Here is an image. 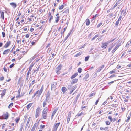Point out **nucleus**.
I'll list each match as a JSON object with an SVG mask.
<instances>
[{
	"mask_svg": "<svg viewBox=\"0 0 131 131\" xmlns=\"http://www.w3.org/2000/svg\"><path fill=\"white\" fill-rule=\"evenodd\" d=\"M9 116V114L8 112H5L1 116V117H0V119H7L8 118Z\"/></svg>",
	"mask_w": 131,
	"mask_h": 131,
	"instance_id": "obj_1",
	"label": "nucleus"
},
{
	"mask_svg": "<svg viewBox=\"0 0 131 131\" xmlns=\"http://www.w3.org/2000/svg\"><path fill=\"white\" fill-rule=\"evenodd\" d=\"M50 94L49 91L47 92L46 94V99H45L46 101H47V102L49 103L50 100Z\"/></svg>",
	"mask_w": 131,
	"mask_h": 131,
	"instance_id": "obj_2",
	"label": "nucleus"
},
{
	"mask_svg": "<svg viewBox=\"0 0 131 131\" xmlns=\"http://www.w3.org/2000/svg\"><path fill=\"white\" fill-rule=\"evenodd\" d=\"M43 86H42L41 87L40 90H38L35 93L36 94V95L38 94V96H39L42 93V92L43 90Z\"/></svg>",
	"mask_w": 131,
	"mask_h": 131,
	"instance_id": "obj_3",
	"label": "nucleus"
},
{
	"mask_svg": "<svg viewBox=\"0 0 131 131\" xmlns=\"http://www.w3.org/2000/svg\"><path fill=\"white\" fill-rule=\"evenodd\" d=\"M40 109L39 108H38L37 109H36V111L35 114V117L36 118L39 116V114L40 113Z\"/></svg>",
	"mask_w": 131,
	"mask_h": 131,
	"instance_id": "obj_4",
	"label": "nucleus"
},
{
	"mask_svg": "<svg viewBox=\"0 0 131 131\" xmlns=\"http://www.w3.org/2000/svg\"><path fill=\"white\" fill-rule=\"evenodd\" d=\"M71 112L70 111L69 112V114H68L67 117V124H68L69 122L70 118L71 117Z\"/></svg>",
	"mask_w": 131,
	"mask_h": 131,
	"instance_id": "obj_5",
	"label": "nucleus"
},
{
	"mask_svg": "<svg viewBox=\"0 0 131 131\" xmlns=\"http://www.w3.org/2000/svg\"><path fill=\"white\" fill-rule=\"evenodd\" d=\"M57 85V84L56 82H54L51 85V89L52 90V89H55L56 88V85Z\"/></svg>",
	"mask_w": 131,
	"mask_h": 131,
	"instance_id": "obj_6",
	"label": "nucleus"
},
{
	"mask_svg": "<svg viewBox=\"0 0 131 131\" xmlns=\"http://www.w3.org/2000/svg\"><path fill=\"white\" fill-rule=\"evenodd\" d=\"M11 42L10 41H8L4 46V47L5 48L8 47L10 45Z\"/></svg>",
	"mask_w": 131,
	"mask_h": 131,
	"instance_id": "obj_7",
	"label": "nucleus"
},
{
	"mask_svg": "<svg viewBox=\"0 0 131 131\" xmlns=\"http://www.w3.org/2000/svg\"><path fill=\"white\" fill-rule=\"evenodd\" d=\"M104 65H103L102 66L100 67L99 68L97 69L96 70V71H97L96 72H100L101 70L103 68H104Z\"/></svg>",
	"mask_w": 131,
	"mask_h": 131,
	"instance_id": "obj_8",
	"label": "nucleus"
},
{
	"mask_svg": "<svg viewBox=\"0 0 131 131\" xmlns=\"http://www.w3.org/2000/svg\"><path fill=\"white\" fill-rule=\"evenodd\" d=\"M86 113L85 112H82L80 113H78L76 116L79 117L81 115H84Z\"/></svg>",
	"mask_w": 131,
	"mask_h": 131,
	"instance_id": "obj_9",
	"label": "nucleus"
},
{
	"mask_svg": "<svg viewBox=\"0 0 131 131\" xmlns=\"http://www.w3.org/2000/svg\"><path fill=\"white\" fill-rule=\"evenodd\" d=\"M10 51V49H8L4 50L3 53V54H7Z\"/></svg>",
	"mask_w": 131,
	"mask_h": 131,
	"instance_id": "obj_10",
	"label": "nucleus"
},
{
	"mask_svg": "<svg viewBox=\"0 0 131 131\" xmlns=\"http://www.w3.org/2000/svg\"><path fill=\"white\" fill-rule=\"evenodd\" d=\"M60 124V122H59V123H55L53 127L54 128L57 129L58 128V127L59 126Z\"/></svg>",
	"mask_w": 131,
	"mask_h": 131,
	"instance_id": "obj_11",
	"label": "nucleus"
},
{
	"mask_svg": "<svg viewBox=\"0 0 131 131\" xmlns=\"http://www.w3.org/2000/svg\"><path fill=\"white\" fill-rule=\"evenodd\" d=\"M10 4L14 8H15L17 6L16 4L15 3L13 2L10 3Z\"/></svg>",
	"mask_w": 131,
	"mask_h": 131,
	"instance_id": "obj_12",
	"label": "nucleus"
},
{
	"mask_svg": "<svg viewBox=\"0 0 131 131\" xmlns=\"http://www.w3.org/2000/svg\"><path fill=\"white\" fill-rule=\"evenodd\" d=\"M39 68L40 67L39 66L36 70H34L33 73V74H35V75L36 74H37V73L38 71Z\"/></svg>",
	"mask_w": 131,
	"mask_h": 131,
	"instance_id": "obj_13",
	"label": "nucleus"
},
{
	"mask_svg": "<svg viewBox=\"0 0 131 131\" xmlns=\"http://www.w3.org/2000/svg\"><path fill=\"white\" fill-rule=\"evenodd\" d=\"M0 13H1V18H2L3 19H4V12L3 11H2V12L0 11Z\"/></svg>",
	"mask_w": 131,
	"mask_h": 131,
	"instance_id": "obj_14",
	"label": "nucleus"
},
{
	"mask_svg": "<svg viewBox=\"0 0 131 131\" xmlns=\"http://www.w3.org/2000/svg\"><path fill=\"white\" fill-rule=\"evenodd\" d=\"M85 22H86V25L87 26H89L90 23L89 20L88 19H86Z\"/></svg>",
	"mask_w": 131,
	"mask_h": 131,
	"instance_id": "obj_15",
	"label": "nucleus"
},
{
	"mask_svg": "<svg viewBox=\"0 0 131 131\" xmlns=\"http://www.w3.org/2000/svg\"><path fill=\"white\" fill-rule=\"evenodd\" d=\"M78 81V79H73L72 80V81L71 82V84H74L76 83Z\"/></svg>",
	"mask_w": 131,
	"mask_h": 131,
	"instance_id": "obj_16",
	"label": "nucleus"
},
{
	"mask_svg": "<svg viewBox=\"0 0 131 131\" xmlns=\"http://www.w3.org/2000/svg\"><path fill=\"white\" fill-rule=\"evenodd\" d=\"M6 91V89H4L2 91V93L1 94V95H2L1 97H2L3 96H4L5 95Z\"/></svg>",
	"mask_w": 131,
	"mask_h": 131,
	"instance_id": "obj_17",
	"label": "nucleus"
},
{
	"mask_svg": "<svg viewBox=\"0 0 131 131\" xmlns=\"http://www.w3.org/2000/svg\"><path fill=\"white\" fill-rule=\"evenodd\" d=\"M43 118L44 119H46L47 117V114L45 113H42Z\"/></svg>",
	"mask_w": 131,
	"mask_h": 131,
	"instance_id": "obj_18",
	"label": "nucleus"
},
{
	"mask_svg": "<svg viewBox=\"0 0 131 131\" xmlns=\"http://www.w3.org/2000/svg\"><path fill=\"white\" fill-rule=\"evenodd\" d=\"M62 66L60 64L56 68V70H58L59 71L61 69V67H62Z\"/></svg>",
	"mask_w": 131,
	"mask_h": 131,
	"instance_id": "obj_19",
	"label": "nucleus"
},
{
	"mask_svg": "<svg viewBox=\"0 0 131 131\" xmlns=\"http://www.w3.org/2000/svg\"><path fill=\"white\" fill-rule=\"evenodd\" d=\"M106 47L107 44L106 43H102V48H106Z\"/></svg>",
	"mask_w": 131,
	"mask_h": 131,
	"instance_id": "obj_20",
	"label": "nucleus"
},
{
	"mask_svg": "<svg viewBox=\"0 0 131 131\" xmlns=\"http://www.w3.org/2000/svg\"><path fill=\"white\" fill-rule=\"evenodd\" d=\"M32 105V103H30L28 105L26 106V108H27V110H29Z\"/></svg>",
	"mask_w": 131,
	"mask_h": 131,
	"instance_id": "obj_21",
	"label": "nucleus"
},
{
	"mask_svg": "<svg viewBox=\"0 0 131 131\" xmlns=\"http://www.w3.org/2000/svg\"><path fill=\"white\" fill-rule=\"evenodd\" d=\"M78 75V73H76L74 74L71 77V79L74 78L75 77L77 76Z\"/></svg>",
	"mask_w": 131,
	"mask_h": 131,
	"instance_id": "obj_22",
	"label": "nucleus"
},
{
	"mask_svg": "<svg viewBox=\"0 0 131 131\" xmlns=\"http://www.w3.org/2000/svg\"><path fill=\"white\" fill-rule=\"evenodd\" d=\"M61 90L63 92L65 93L67 90V89L65 87H63L62 88Z\"/></svg>",
	"mask_w": 131,
	"mask_h": 131,
	"instance_id": "obj_23",
	"label": "nucleus"
},
{
	"mask_svg": "<svg viewBox=\"0 0 131 131\" xmlns=\"http://www.w3.org/2000/svg\"><path fill=\"white\" fill-rule=\"evenodd\" d=\"M31 119V118L30 117H29V118H28V120L27 121V124L26 125V127H27L28 125V124L29 123V122L30 121Z\"/></svg>",
	"mask_w": 131,
	"mask_h": 131,
	"instance_id": "obj_24",
	"label": "nucleus"
},
{
	"mask_svg": "<svg viewBox=\"0 0 131 131\" xmlns=\"http://www.w3.org/2000/svg\"><path fill=\"white\" fill-rule=\"evenodd\" d=\"M118 49L117 47H115V48L112 51V53H114V52Z\"/></svg>",
	"mask_w": 131,
	"mask_h": 131,
	"instance_id": "obj_25",
	"label": "nucleus"
},
{
	"mask_svg": "<svg viewBox=\"0 0 131 131\" xmlns=\"http://www.w3.org/2000/svg\"><path fill=\"white\" fill-rule=\"evenodd\" d=\"M70 34L69 33L68 34V35H67V36L65 38L64 40L63 41V42H64L67 39L68 37H69L70 35Z\"/></svg>",
	"mask_w": 131,
	"mask_h": 131,
	"instance_id": "obj_26",
	"label": "nucleus"
},
{
	"mask_svg": "<svg viewBox=\"0 0 131 131\" xmlns=\"http://www.w3.org/2000/svg\"><path fill=\"white\" fill-rule=\"evenodd\" d=\"M48 110V108L47 107H45L43 110L42 113H47V111Z\"/></svg>",
	"mask_w": 131,
	"mask_h": 131,
	"instance_id": "obj_27",
	"label": "nucleus"
},
{
	"mask_svg": "<svg viewBox=\"0 0 131 131\" xmlns=\"http://www.w3.org/2000/svg\"><path fill=\"white\" fill-rule=\"evenodd\" d=\"M89 76V74L88 73H87L85 75V77L84 78V79L86 80L88 78Z\"/></svg>",
	"mask_w": 131,
	"mask_h": 131,
	"instance_id": "obj_28",
	"label": "nucleus"
},
{
	"mask_svg": "<svg viewBox=\"0 0 131 131\" xmlns=\"http://www.w3.org/2000/svg\"><path fill=\"white\" fill-rule=\"evenodd\" d=\"M98 36H99V35H95L94 37L91 40L93 41L95 39V38H97Z\"/></svg>",
	"mask_w": 131,
	"mask_h": 131,
	"instance_id": "obj_29",
	"label": "nucleus"
},
{
	"mask_svg": "<svg viewBox=\"0 0 131 131\" xmlns=\"http://www.w3.org/2000/svg\"><path fill=\"white\" fill-rule=\"evenodd\" d=\"M59 17H57L56 18L55 22L56 23H57L59 20Z\"/></svg>",
	"mask_w": 131,
	"mask_h": 131,
	"instance_id": "obj_30",
	"label": "nucleus"
},
{
	"mask_svg": "<svg viewBox=\"0 0 131 131\" xmlns=\"http://www.w3.org/2000/svg\"><path fill=\"white\" fill-rule=\"evenodd\" d=\"M82 53V52H80L78 53H77L75 55V56L77 57L81 55Z\"/></svg>",
	"mask_w": 131,
	"mask_h": 131,
	"instance_id": "obj_31",
	"label": "nucleus"
},
{
	"mask_svg": "<svg viewBox=\"0 0 131 131\" xmlns=\"http://www.w3.org/2000/svg\"><path fill=\"white\" fill-rule=\"evenodd\" d=\"M24 127V124L23 123H22L20 125V130H22L23 127Z\"/></svg>",
	"mask_w": 131,
	"mask_h": 131,
	"instance_id": "obj_32",
	"label": "nucleus"
},
{
	"mask_svg": "<svg viewBox=\"0 0 131 131\" xmlns=\"http://www.w3.org/2000/svg\"><path fill=\"white\" fill-rule=\"evenodd\" d=\"M90 56H88L87 57H86L85 58V61H86L88 60L89 59V58Z\"/></svg>",
	"mask_w": 131,
	"mask_h": 131,
	"instance_id": "obj_33",
	"label": "nucleus"
},
{
	"mask_svg": "<svg viewBox=\"0 0 131 131\" xmlns=\"http://www.w3.org/2000/svg\"><path fill=\"white\" fill-rule=\"evenodd\" d=\"M47 101H46V100H45L44 101L43 103V107H45V106L47 104Z\"/></svg>",
	"mask_w": 131,
	"mask_h": 131,
	"instance_id": "obj_34",
	"label": "nucleus"
},
{
	"mask_svg": "<svg viewBox=\"0 0 131 131\" xmlns=\"http://www.w3.org/2000/svg\"><path fill=\"white\" fill-rule=\"evenodd\" d=\"M50 19L49 21V23H50L51 22V20L53 19V17L52 16H49Z\"/></svg>",
	"mask_w": 131,
	"mask_h": 131,
	"instance_id": "obj_35",
	"label": "nucleus"
},
{
	"mask_svg": "<svg viewBox=\"0 0 131 131\" xmlns=\"http://www.w3.org/2000/svg\"><path fill=\"white\" fill-rule=\"evenodd\" d=\"M36 124V123H35V124L33 126V127H32V128L31 129V131H34L35 128V124Z\"/></svg>",
	"mask_w": 131,
	"mask_h": 131,
	"instance_id": "obj_36",
	"label": "nucleus"
},
{
	"mask_svg": "<svg viewBox=\"0 0 131 131\" xmlns=\"http://www.w3.org/2000/svg\"><path fill=\"white\" fill-rule=\"evenodd\" d=\"M99 15L98 14H96L95 15V16H94L93 17H92V19L93 20H94L96 17H97Z\"/></svg>",
	"mask_w": 131,
	"mask_h": 131,
	"instance_id": "obj_37",
	"label": "nucleus"
},
{
	"mask_svg": "<svg viewBox=\"0 0 131 131\" xmlns=\"http://www.w3.org/2000/svg\"><path fill=\"white\" fill-rule=\"evenodd\" d=\"M82 69L81 68H79L78 70V72L79 73H80L82 72Z\"/></svg>",
	"mask_w": 131,
	"mask_h": 131,
	"instance_id": "obj_38",
	"label": "nucleus"
},
{
	"mask_svg": "<svg viewBox=\"0 0 131 131\" xmlns=\"http://www.w3.org/2000/svg\"><path fill=\"white\" fill-rule=\"evenodd\" d=\"M108 119L110 120L111 122H112L113 121V119L112 117L111 116H109L108 117Z\"/></svg>",
	"mask_w": 131,
	"mask_h": 131,
	"instance_id": "obj_39",
	"label": "nucleus"
},
{
	"mask_svg": "<svg viewBox=\"0 0 131 131\" xmlns=\"http://www.w3.org/2000/svg\"><path fill=\"white\" fill-rule=\"evenodd\" d=\"M57 111V110L56 109H54V110L53 112L52 113V116L54 115V114H55V113H56Z\"/></svg>",
	"mask_w": 131,
	"mask_h": 131,
	"instance_id": "obj_40",
	"label": "nucleus"
},
{
	"mask_svg": "<svg viewBox=\"0 0 131 131\" xmlns=\"http://www.w3.org/2000/svg\"><path fill=\"white\" fill-rule=\"evenodd\" d=\"M13 105V103H11L8 106V108H9L10 107H12Z\"/></svg>",
	"mask_w": 131,
	"mask_h": 131,
	"instance_id": "obj_41",
	"label": "nucleus"
},
{
	"mask_svg": "<svg viewBox=\"0 0 131 131\" xmlns=\"http://www.w3.org/2000/svg\"><path fill=\"white\" fill-rule=\"evenodd\" d=\"M119 23V21H118V20H117V21H116L115 24V26L116 27H117L118 26V24Z\"/></svg>",
	"mask_w": 131,
	"mask_h": 131,
	"instance_id": "obj_42",
	"label": "nucleus"
},
{
	"mask_svg": "<svg viewBox=\"0 0 131 131\" xmlns=\"http://www.w3.org/2000/svg\"><path fill=\"white\" fill-rule=\"evenodd\" d=\"M20 120L19 118H16L15 119V121L17 123H18L19 121Z\"/></svg>",
	"mask_w": 131,
	"mask_h": 131,
	"instance_id": "obj_43",
	"label": "nucleus"
},
{
	"mask_svg": "<svg viewBox=\"0 0 131 131\" xmlns=\"http://www.w3.org/2000/svg\"><path fill=\"white\" fill-rule=\"evenodd\" d=\"M69 9H66L65 10L64 12H63V13H69Z\"/></svg>",
	"mask_w": 131,
	"mask_h": 131,
	"instance_id": "obj_44",
	"label": "nucleus"
},
{
	"mask_svg": "<svg viewBox=\"0 0 131 131\" xmlns=\"http://www.w3.org/2000/svg\"><path fill=\"white\" fill-rule=\"evenodd\" d=\"M95 95V93L94 92L91 94L89 96V97L93 96L94 95Z\"/></svg>",
	"mask_w": 131,
	"mask_h": 131,
	"instance_id": "obj_45",
	"label": "nucleus"
},
{
	"mask_svg": "<svg viewBox=\"0 0 131 131\" xmlns=\"http://www.w3.org/2000/svg\"><path fill=\"white\" fill-rule=\"evenodd\" d=\"M102 23H100L98 24L97 26V28H98L100 27V26L102 24Z\"/></svg>",
	"mask_w": 131,
	"mask_h": 131,
	"instance_id": "obj_46",
	"label": "nucleus"
},
{
	"mask_svg": "<svg viewBox=\"0 0 131 131\" xmlns=\"http://www.w3.org/2000/svg\"><path fill=\"white\" fill-rule=\"evenodd\" d=\"M63 7H64L63 5H61L60 6H59V9L60 10L62 9L63 8Z\"/></svg>",
	"mask_w": 131,
	"mask_h": 131,
	"instance_id": "obj_47",
	"label": "nucleus"
},
{
	"mask_svg": "<svg viewBox=\"0 0 131 131\" xmlns=\"http://www.w3.org/2000/svg\"><path fill=\"white\" fill-rule=\"evenodd\" d=\"M116 71L115 70L111 71L110 72V74H111L113 73H115L116 72Z\"/></svg>",
	"mask_w": 131,
	"mask_h": 131,
	"instance_id": "obj_48",
	"label": "nucleus"
},
{
	"mask_svg": "<svg viewBox=\"0 0 131 131\" xmlns=\"http://www.w3.org/2000/svg\"><path fill=\"white\" fill-rule=\"evenodd\" d=\"M130 117L131 116H129L127 117V119L126 121L127 122H128V121L130 119Z\"/></svg>",
	"mask_w": 131,
	"mask_h": 131,
	"instance_id": "obj_49",
	"label": "nucleus"
},
{
	"mask_svg": "<svg viewBox=\"0 0 131 131\" xmlns=\"http://www.w3.org/2000/svg\"><path fill=\"white\" fill-rule=\"evenodd\" d=\"M20 91H21V89H20V88L18 90V94H19V95H20Z\"/></svg>",
	"mask_w": 131,
	"mask_h": 131,
	"instance_id": "obj_50",
	"label": "nucleus"
},
{
	"mask_svg": "<svg viewBox=\"0 0 131 131\" xmlns=\"http://www.w3.org/2000/svg\"><path fill=\"white\" fill-rule=\"evenodd\" d=\"M106 124L107 125H109L110 124V122L108 121H106L105 122Z\"/></svg>",
	"mask_w": 131,
	"mask_h": 131,
	"instance_id": "obj_51",
	"label": "nucleus"
},
{
	"mask_svg": "<svg viewBox=\"0 0 131 131\" xmlns=\"http://www.w3.org/2000/svg\"><path fill=\"white\" fill-rule=\"evenodd\" d=\"M45 127V125H41L40 126V128L41 129H43Z\"/></svg>",
	"mask_w": 131,
	"mask_h": 131,
	"instance_id": "obj_52",
	"label": "nucleus"
},
{
	"mask_svg": "<svg viewBox=\"0 0 131 131\" xmlns=\"http://www.w3.org/2000/svg\"><path fill=\"white\" fill-rule=\"evenodd\" d=\"M80 96V94H79L77 95V97H76L75 98V100H78L79 97Z\"/></svg>",
	"mask_w": 131,
	"mask_h": 131,
	"instance_id": "obj_53",
	"label": "nucleus"
},
{
	"mask_svg": "<svg viewBox=\"0 0 131 131\" xmlns=\"http://www.w3.org/2000/svg\"><path fill=\"white\" fill-rule=\"evenodd\" d=\"M2 35L3 37H5V33L4 32H2Z\"/></svg>",
	"mask_w": 131,
	"mask_h": 131,
	"instance_id": "obj_54",
	"label": "nucleus"
},
{
	"mask_svg": "<svg viewBox=\"0 0 131 131\" xmlns=\"http://www.w3.org/2000/svg\"><path fill=\"white\" fill-rule=\"evenodd\" d=\"M100 129L101 130H105V128L101 127L100 128Z\"/></svg>",
	"mask_w": 131,
	"mask_h": 131,
	"instance_id": "obj_55",
	"label": "nucleus"
},
{
	"mask_svg": "<svg viewBox=\"0 0 131 131\" xmlns=\"http://www.w3.org/2000/svg\"><path fill=\"white\" fill-rule=\"evenodd\" d=\"M15 64L14 63H13L11 64L9 66V67L10 68H11L13 67L14 65Z\"/></svg>",
	"mask_w": 131,
	"mask_h": 131,
	"instance_id": "obj_56",
	"label": "nucleus"
},
{
	"mask_svg": "<svg viewBox=\"0 0 131 131\" xmlns=\"http://www.w3.org/2000/svg\"><path fill=\"white\" fill-rule=\"evenodd\" d=\"M3 69H4V71H5V72H7V69L6 68H5V67H4V68H3Z\"/></svg>",
	"mask_w": 131,
	"mask_h": 131,
	"instance_id": "obj_57",
	"label": "nucleus"
},
{
	"mask_svg": "<svg viewBox=\"0 0 131 131\" xmlns=\"http://www.w3.org/2000/svg\"><path fill=\"white\" fill-rule=\"evenodd\" d=\"M116 75H115V74H113L112 75H111L110 77H111V78H112V77H116Z\"/></svg>",
	"mask_w": 131,
	"mask_h": 131,
	"instance_id": "obj_58",
	"label": "nucleus"
},
{
	"mask_svg": "<svg viewBox=\"0 0 131 131\" xmlns=\"http://www.w3.org/2000/svg\"><path fill=\"white\" fill-rule=\"evenodd\" d=\"M118 3H117V2H116L115 4L113 6V8H114L115 7L118 5Z\"/></svg>",
	"mask_w": 131,
	"mask_h": 131,
	"instance_id": "obj_59",
	"label": "nucleus"
},
{
	"mask_svg": "<svg viewBox=\"0 0 131 131\" xmlns=\"http://www.w3.org/2000/svg\"><path fill=\"white\" fill-rule=\"evenodd\" d=\"M122 18V16H120L119 17V18H118V21H119L121 20Z\"/></svg>",
	"mask_w": 131,
	"mask_h": 131,
	"instance_id": "obj_60",
	"label": "nucleus"
},
{
	"mask_svg": "<svg viewBox=\"0 0 131 131\" xmlns=\"http://www.w3.org/2000/svg\"><path fill=\"white\" fill-rule=\"evenodd\" d=\"M113 16V15L112 13H111L109 14V16L110 17H111Z\"/></svg>",
	"mask_w": 131,
	"mask_h": 131,
	"instance_id": "obj_61",
	"label": "nucleus"
},
{
	"mask_svg": "<svg viewBox=\"0 0 131 131\" xmlns=\"http://www.w3.org/2000/svg\"><path fill=\"white\" fill-rule=\"evenodd\" d=\"M4 79V77L3 76H2L0 78V80L2 81Z\"/></svg>",
	"mask_w": 131,
	"mask_h": 131,
	"instance_id": "obj_62",
	"label": "nucleus"
},
{
	"mask_svg": "<svg viewBox=\"0 0 131 131\" xmlns=\"http://www.w3.org/2000/svg\"><path fill=\"white\" fill-rule=\"evenodd\" d=\"M35 80H33V81H32L31 83H30L31 84V85H32L33 84H34L35 83Z\"/></svg>",
	"mask_w": 131,
	"mask_h": 131,
	"instance_id": "obj_63",
	"label": "nucleus"
},
{
	"mask_svg": "<svg viewBox=\"0 0 131 131\" xmlns=\"http://www.w3.org/2000/svg\"><path fill=\"white\" fill-rule=\"evenodd\" d=\"M113 46H111V47H110L109 48V49H108V51H109V52L111 50V49L113 48Z\"/></svg>",
	"mask_w": 131,
	"mask_h": 131,
	"instance_id": "obj_64",
	"label": "nucleus"
}]
</instances>
